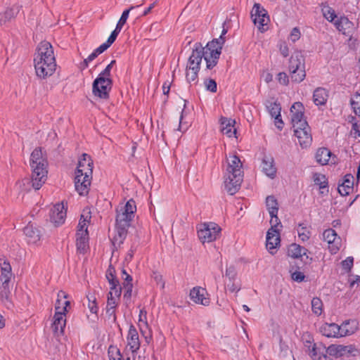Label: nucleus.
<instances>
[{"label":"nucleus","mask_w":360,"mask_h":360,"mask_svg":"<svg viewBox=\"0 0 360 360\" xmlns=\"http://www.w3.org/2000/svg\"><path fill=\"white\" fill-rule=\"evenodd\" d=\"M136 211V205L133 199L129 200L124 206L117 210L115 234L111 239L114 247L121 245L126 239L128 229L131 225Z\"/></svg>","instance_id":"obj_1"},{"label":"nucleus","mask_w":360,"mask_h":360,"mask_svg":"<svg viewBox=\"0 0 360 360\" xmlns=\"http://www.w3.org/2000/svg\"><path fill=\"white\" fill-rule=\"evenodd\" d=\"M92 172L93 160L90 155L84 153L79 160L75 179V189L80 195H85L89 193L92 179Z\"/></svg>","instance_id":"obj_2"},{"label":"nucleus","mask_w":360,"mask_h":360,"mask_svg":"<svg viewBox=\"0 0 360 360\" xmlns=\"http://www.w3.org/2000/svg\"><path fill=\"white\" fill-rule=\"evenodd\" d=\"M30 165L32 168L30 182L35 190H39L47 178L48 162L41 148H35L30 155Z\"/></svg>","instance_id":"obj_3"},{"label":"nucleus","mask_w":360,"mask_h":360,"mask_svg":"<svg viewBox=\"0 0 360 360\" xmlns=\"http://www.w3.org/2000/svg\"><path fill=\"white\" fill-rule=\"evenodd\" d=\"M227 163L228 177L224 181L225 188L230 195H233L239 190L243 181V165L236 155H230L227 158Z\"/></svg>","instance_id":"obj_4"},{"label":"nucleus","mask_w":360,"mask_h":360,"mask_svg":"<svg viewBox=\"0 0 360 360\" xmlns=\"http://www.w3.org/2000/svg\"><path fill=\"white\" fill-rule=\"evenodd\" d=\"M288 69L292 82L300 83L306 77L305 63L301 52L296 51L291 56Z\"/></svg>","instance_id":"obj_5"},{"label":"nucleus","mask_w":360,"mask_h":360,"mask_svg":"<svg viewBox=\"0 0 360 360\" xmlns=\"http://www.w3.org/2000/svg\"><path fill=\"white\" fill-rule=\"evenodd\" d=\"M349 321H345L341 326L336 323H324L320 328V332L327 338H338L353 334L356 331V327L347 329Z\"/></svg>","instance_id":"obj_6"},{"label":"nucleus","mask_w":360,"mask_h":360,"mask_svg":"<svg viewBox=\"0 0 360 360\" xmlns=\"http://www.w3.org/2000/svg\"><path fill=\"white\" fill-rule=\"evenodd\" d=\"M220 226L214 222L204 223L198 229V236L204 244L217 240L221 234Z\"/></svg>","instance_id":"obj_7"},{"label":"nucleus","mask_w":360,"mask_h":360,"mask_svg":"<svg viewBox=\"0 0 360 360\" xmlns=\"http://www.w3.org/2000/svg\"><path fill=\"white\" fill-rule=\"evenodd\" d=\"M112 81L111 78L98 76L92 85L93 94L101 99H108L109 92L112 89Z\"/></svg>","instance_id":"obj_8"},{"label":"nucleus","mask_w":360,"mask_h":360,"mask_svg":"<svg viewBox=\"0 0 360 360\" xmlns=\"http://www.w3.org/2000/svg\"><path fill=\"white\" fill-rule=\"evenodd\" d=\"M251 18H252L254 24L262 32L266 30L268 22H269V17L266 9L262 7L259 4L255 3L251 11Z\"/></svg>","instance_id":"obj_9"},{"label":"nucleus","mask_w":360,"mask_h":360,"mask_svg":"<svg viewBox=\"0 0 360 360\" xmlns=\"http://www.w3.org/2000/svg\"><path fill=\"white\" fill-rule=\"evenodd\" d=\"M66 307H63L62 311L60 310V306L56 307L53 321L51 325V329L55 335L59 336L64 334V330L66 325Z\"/></svg>","instance_id":"obj_10"},{"label":"nucleus","mask_w":360,"mask_h":360,"mask_svg":"<svg viewBox=\"0 0 360 360\" xmlns=\"http://www.w3.org/2000/svg\"><path fill=\"white\" fill-rule=\"evenodd\" d=\"M35 72L37 77L45 79L51 76L56 68V61L34 60Z\"/></svg>","instance_id":"obj_11"},{"label":"nucleus","mask_w":360,"mask_h":360,"mask_svg":"<svg viewBox=\"0 0 360 360\" xmlns=\"http://www.w3.org/2000/svg\"><path fill=\"white\" fill-rule=\"evenodd\" d=\"M56 61L53 49L50 42L43 41L37 46L34 60Z\"/></svg>","instance_id":"obj_12"},{"label":"nucleus","mask_w":360,"mask_h":360,"mask_svg":"<svg viewBox=\"0 0 360 360\" xmlns=\"http://www.w3.org/2000/svg\"><path fill=\"white\" fill-rule=\"evenodd\" d=\"M304 108L301 102H295L290 108L291 122L293 127L307 126V122L304 119Z\"/></svg>","instance_id":"obj_13"},{"label":"nucleus","mask_w":360,"mask_h":360,"mask_svg":"<svg viewBox=\"0 0 360 360\" xmlns=\"http://www.w3.org/2000/svg\"><path fill=\"white\" fill-rule=\"evenodd\" d=\"M294 128V134L298 140L300 146L302 148H307L309 146L312 141L310 127L307 123V126L303 124V127L298 126Z\"/></svg>","instance_id":"obj_14"},{"label":"nucleus","mask_w":360,"mask_h":360,"mask_svg":"<svg viewBox=\"0 0 360 360\" xmlns=\"http://www.w3.org/2000/svg\"><path fill=\"white\" fill-rule=\"evenodd\" d=\"M203 53L202 46L200 43H196L193 49L192 53L188 58L186 69L192 70H200Z\"/></svg>","instance_id":"obj_15"},{"label":"nucleus","mask_w":360,"mask_h":360,"mask_svg":"<svg viewBox=\"0 0 360 360\" xmlns=\"http://www.w3.org/2000/svg\"><path fill=\"white\" fill-rule=\"evenodd\" d=\"M311 344L310 341H307L305 346L309 347V354L313 360H333L328 355H325L326 347L322 343H314L310 348Z\"/></svg>","instance_id":"obj_16"},{"label":"nucleus","mask_w":360,"mask_h":360,"mask_svg":"<svg viewBox=\"0 0 360 360\" xmlns=\"http://www.w3.org/2000/svg\"><path fill=\"white\" fill-rule=\"evenodd\" d=\"M67 207L63 202L58 203L51 210L50 220L55 226H60L65 222Z\"/></svg>","instance_id":"obj_17"},{"label":"nucleus","mask_w":360,"mask_h":360,"mask_svg":"<svg viewBox=\"0 0 360 360\" xmlns=\"http://www.w3.org/2000/svg\"><path fill=\"white\" fill-rule=\"evenodd\" d=\"M207 295V292L205 288L201 287H194L190 291L191 300L196 303L204 306H208L210 300L209 297H205Z\"/></svg>","instance_id":"obj_18"},{"label":"nucleus","mask_w":360,"mask_h":360,"mask_svg":"<svg viewBox=\"0 0 360 360\" xmlns=\"http://www.w3.org/2000/svg\"><path fill=\"white\" fill-rule=\"evenodd\" d=\"M127 346L129 347V349L131 351L132 354H134L140 349L141 343L137 330L135 328V326L132 324L129 326L127 336Z\"/></svg>","instance_id":"obj_19"},{"label":"nucleus","mask_w":360,"mask_h":360,"mask_svg":"<svg viewBox=\"0 0 360 360\" xmlns=\"http://www.w3.org/2000/svg\"><path fill=\"white\" fill-rule=\"evenodd\" d=\"M334 25L338 31L346 36H351L354 31V23L345 15L335 20Z\"/></svg>","instance_id":"obj_20"},{"label":"nucleus","mask_w":360,"mask_h":360,"mask_svg":"<svg viewBox=\"0 0 360 360\" xmlns=\"http://www.w3.org/2000/svg\"><path fill=\"white\" fill-rule=\"evenodd\" d=\"M225 42V39L220 37L219 39H216L210 42H208L205 47H202L203 54L209 55V57L214 56L215 51L219 52L221 54L222 46Z\"/></svg>","instance_id":"obj_21"},{"label":"nucleus","mask_w":360,"mask_h":360,"mask_svg":"<svg viewBox=\"0 0 360 360\" xmlns=\"http://www.w3.org/2000/svg\"><path fill=\"white\" fill-rule=\"evenodd\" d=\"M23 232L29 245H37L40 240L39 231L30 223L24 228Z\"/></svg>","instance_id":"obj_22"},{"label":"nucleus","mask_w":360,"mask_h":360,"mask_svg":"<svg viewBox=\"0 0 360 360\" xmlns=\"http://www.w3.org/2000/svg\"><path fill=\"white\" fill-rule=\"evenodd\" d=\"M353 186L354 176L347 174L344 176L342 184L338 185V192L342 196L347 195L353 191Z\"/></svg>","instance_id":"obj_23"},{"label":"nucleus","mask_w":360,"mask_h":360,"mask_svg":"<svg viewBox=\"0 0 360 360\" xmlns=\"http://www.w3.org/2000/svg\"><path fill=\"white\" fill-rule=\"evenodd\" d=\"M220 123L221 132L228 137L231 138L236 134V129L234 127V120L221 117L220 119Z\"/></svg>","instance_id":"obj_24"},{"label":"nucleus","mask_w":360,"mask_h":360,"mask_svg":"<svg viewBox=\"0 0 360 360\" xmlns=\"http://www.w3.org/2000/svg\"><path fill=\"white\" fill-rule=\"evenodd\" d=\"M328 98V91L322 87L316 88L313 94V101L317 106L324 105Z\"/></svg>","instance_id":"obj_25"},{"label":"nucleus","mask_w":360,"mask_h":360,"mask_svg":"<svg viewBox=\"0 0 360 360\" xmlns=\"http://www.w3.org/2000/svg\"><path fill=\"white\" fill-rule=\"evenodd\" d=\"M280 241V233L277 229L271 227L266 233V248H277Z\"/></svg>","instance_id":"obj_26"},{"label":"nucleus","mask_w":360,"mask_h":360,"mask_svg":"<svg viewBox=\"0 0 360 360\" xmlns=\"http://www.w3.org/2000/svg\"><path fill=\"white\" fill-rule=\"evenodd\" d=\"M262 170L265 174L271 179L276 176V168L274 165V159L271 157H264L262 162Z\"/></svg>","instance_id":"obj_27"},{"label":"nucleus","mask_w":360,"mask_h":360,"mask_svg":"<svg viewBox=\"0 0 360 360\" xmlns=\"http://www.w3.org/2000/svg\"><path fill=\"white\" fill-rule=\"evenodd\" d=\"M323 238L328 245L333 244L332 248H338V241L340 240V238L338 237L335 230L332 229H326L323 233Z\"/></svg>","instance_id":"obj_28"},{"label":"nucleus","mask_w":360,"mask_h":360,"mask_svg":"<svg viewBox=\"0 0 360 360\" xmlns=\"http://www.w3.org/2000/svg\"><path fill=\"white\" fill-rule=\"evenodd\" d=\"M331 152L326 148H319L316 153V160L321 165H325L328 163Z\"/></svg>","instance_id":"obj_29"},{"label":"nucleus","mask_w":360,"mask_h":360,"mask_svg":"<svg viewBox=\"0 0 360 360\" xmlns=\"http://www.w3.org/2000/svg\"><path fill=\"white\" fill-rule=\"evenodd\" d=\"M75 237L77 248H85L88 245V231L77 230Z\"/></svg>","instance_id":"obj_30"},{"label":"nucleus","mask_w":360,"mask_h":360,"mask_svg":"<svg viewBox=\"0 0 360 360\" xmlns=\"http://www.w3.org/2000/svg\"><path fill=\"white\" fill-rule=\"evenodd\" d=\"M266 205L270 216L278 214V204L277 200L273 195H269L266 198Z\"/></svg>","instance_id":"obj_31"},{"label":"nucleus","mask_w":360,"mask_h":360,"mask_svg":"<svg viewBox=\"0 0 360 360\" xmlns=\"http://www.w3.org/2000/svg\"><path fill=\"white\" fill-rule=\"evenodd\" d=\"M266 107L271 116L274 117L275 120H278V117H281V108L280 103L277 102L268 101Z\"/></svg>","instance_id":"obj_32"},{"label":"nucleus","mask_w":360,"mask_h":360,"mask_svg":"<svg viewBox=\"0 0 360 360\" xmlns=\"http://www.w3.org/2000/svg\"><path fill=\"white\" fill-rule=\"evenodd\" d=\"M340 357L342 356H355L359 354L358 349L355 348L354 346L350 345H340Z\"/></svg>","instance_id":"obj_33"},{"label":"nucleus","mask_w":360,"mask_h":360,"mask_svg":"<svg viewBox=\"0 0 360 360\" xmlns=\"http://www.w3.org/2000/svg\"><path fill=\"white\" fill-rule=\"evenodd\" d=\"M116 271L115 268L110 264L105 274V277L110 285H119V281L117 280L115 274Z\"/></svg>","instance_id":"obj_34"},{"label":"nucleus","mask_w":360,"mask_h":360,"mask_svg":"<svg viewBox=\"0 0 360 360\" xmlns=\"http://www.w3.org/2000/svg\"><path fill=\"white\" fill-rule=\"evenodd\" d=\"M321 7L323 16L329 22L334 21L335 18H336V15L334 10L332 8H330L326 3H322L321 4Z\"/></svg>","instance_id":"obj_35"},{"label":"nucleus","mask_w":360,"mask_h":360,"mask_svg":"<svg viewBox=\"0 0 360 360\" xmlns=\"http://www.w3.org/2000/svg\"><path fill=\"white\" fill-rule=\"evenodd\" d=\"M109 360H124L117 346L110 345L108 349Z\"/></svg>","instance_id":"obj_36"},{"label":"nucleus","mask_w":360,"mask_h":360,"mask_svg":"<svg viewBox=\"0 0 360 360\" xmlns=\"http://www.w3.org/2000/svg\"><path fill=\"white\" fill-rule=\"evenodd\" d=\"M219 56V53L217 51L214 52V56L212 55V57H209L207 53L203 54L202 58H204L205 60L206 61L207 68L210 70L216 66L218 63Z\"/></svg>","instance_id":"obj_37"},{"label":"nucleus","mask_w":360,"mask_h":360,"mask_svg":"<svg viewBox=\"0 0 360 360\" xmlns=\"http://www.w3.org/2000/svg\"><path fill=\"white\" fill-rule=\"evenodd\" d=\"M297 231L298 237L302 241L305 242L309 239L311 235L310 231L306 226H304L303 224H300L298 225Z\"/></svg>","instance_id":"obj_38"},{"label":"nucleus","mask_w":360,"mask_h":360,"mask_svg":"<svg viewBox=\"0 0 360 360\" xmlns=\"http://www.w3.org/2000/svg\"><path fill=\"white\" fill-rule=\"evenodd\" d=\"M314 184L319 186L320 189L328 188V179L324 174L316 173L314 175Z\"/></svg>","instance_id":"obj_39"},{"label":"nucleus","mask_w":360,"mask_h":360,"mask_svg":"<svg viewBox=\"0 0 360 360\" xmlns=\"http://www.w3.org/2000/svg\"><path fill=\"white\" fill-rule=\"evenodd\" d=\"M311 310L316 315H321L323 311V302L322 300L316 297L311 300Z\"/></svg>","instance_id":"obj_40"},{"label":"nucleus","mask_w":360,"mask_h":360,"mask_svg":"<svg viewBox=\"0 0 360 360\" xmlns=\"http://www.w3.org/2000/svg\"><path fill=\"white\" fill-rule=\"evenodd\" d=\"M340 345H330L327 348L326 347V352L325 355H328L330 358L334 356L335 358L340 357Z\"/></svg>","instance_id":"obj_41"},{"label":"nucleus","mask_w":360,"mask_h":360,"mask_svg":"<svg viewBox=\"0 0 360 360\" xmlns=\"http://www.w3.org/2000/svg\"><path fill=\"white\" fill-rule=\"evenodd\" d=\"M351 106L354 113L360 117V94L356 93L350 100Z\"/></svg>","instance_id":"obj_42"},{"label":"nucleus","mask_w":360,"mask_h":360,"mask_svg":"<svg viewBox=\"0 0 360 360\" xmlns=\"http://www.w3.org/2000/svg\"><path fill=\"white\" fill-rule=\"evenodd\" d=\"M90 219L91 216L89 215V213H88L86 216L82 214L77 226V230L88 231L87 228L90 221Z\"/></svg>","instance_id":"obj_43"},{"label":"nucleus","mask_w":360,"mask_h":360,"mask_svg":"<svg viewBox=\"0 0 360 360\" xmlns=\"http://www.w3.org/2000/svg\"><path fill=\"white\" fill-rule=\"evenodd\" d=\"M11 295V290L9 284H1L0 287V297L2 301H9Z\"/></svg>","instance_id":"obj_44"},{"label":"nucleus","mask_w":360,"mask_h":360,"mask_svg":"<svg viewBox=\"0 0 360 360\" xmlns=\"http://www.w3.org/2000/svg\"><path fill=\"white\" fill-rule=\"evenodd\" d=\"M139 6H131L129 7V9H127V10H124L119 20V21L117 22V26L122 28L124 25L126 23L128 18H129V12L134 9L136 7H139Z\"/></svg>","instance_id":"obj_45"},{"label":"nucleus","mask_w":360,"mask_h":360,"mask_svg":"<svg viewBox=\"0 0 360 360\" xmlns=\"http://www.w3.org/2000/svg\"><path fill=\"white\" fill-rule=\"evenodd\" d=\"M13 276L12 269H4L1 271L0 281L4 284H9L11 282V277Z\"/></svg>","instance_id":"obj_46"},{"label":"nucleus","mask_w":360,"mask_h":360,"mask_svg":"<svg viewBox=\"0 0 360 360\" xmlns=\"http://www.w3.org/2000/svg\"><path fill=\"white\" fill-rule=\"evenodd\" d=\"M102 47L99 46L97 49H96L84 60V64L85 67L88 66V63L92 60H94L98 55L105 51L104 49H101Z\"/></svg>","instance_id":"obj_47"},{"label":"nucleus","mask_w":360,"mask_h":360,"mask_svg":"<svg viewBox=\"0 0 360 360\" xmlns=\"http://www.w3.org/2000/svg\"><path fill=\"white\" fill-rule=\"evenodd\" d=\"M342 267L346 272L351 271L354 265V258L352 256L347 257L345 260L341 262Z\"/></svg>","instance_id":"obj_48"},{"label":"nucleus","mask_w":360,"mask_h":360,"mask_svg":"<svg viewBox=\"0 0 360 360\" xmlns=\"http://www.w3.org/2000/svg\"><path fill=\"white\" fill-rule=\"evenodd\" d=\"M205 89L212 92L215 93L217 90V84L215 80L212 79H207L204 81Z\"/></svg>","instance_id":"obj_49"},{"label":"nucleus","mask_w":360,"mask_h":360,"mask_svg":"<svg viewBox=\"0 0 360 360\" xmlns=\"http://www.w3.org/2000/svg\"><path fill=\"white\" fill-rule=\"evenodd\" d=\"M123 288L124 289V292L123 295L124 300L126 301L130 300L131 297L133 284L132 283H123Z\"/></svg>","instance_id":"obj_50"},{"label":"nucleus","mask_w":360,"mask_h":360,"mask_svg":"<svg viewBox=\"0 0 360 360\" xmlns=\"http://www.w3.org/2000/svg\"><path fill=\"white\" fill-rule=\"evenodd\" d=\"M87 299H88V302H89L88 307H89L90 311L92 314H97L98 307L96 302V298L94 296H90V297L87 296Z\"/></svg>","instance_id":"obj_51"},{"label":"nucleus","mask_w":360,"mask_h":360,"mask_svg":"<svg viewBox=\"0 0 360 360\" xmlns=\"http://www.w3.org/2000/svg\"><path fill=\"white\" fill-rule=\"evenodd\" d=\"M13 17V10L7 9L4 14H0V25L6 23Z\"/></svg>","instance_id":"obj_52"},{"label":"nucleus","mask_w":360,"mask_h":360,"mask_svg":"<svg viewBox=\"0 0 360 360\" xmlns=\"http://www.w3.org/2000/svg\"><path fill=\"white\" fill-rule=\"evenodd\" d=\"M304 249H294V250H290L288 249V255L292 257V258H300L302 257V255H306V252H302ZM305 250H307V249H304Z\"/></svg>","instance_id":"obj_53"},{"label":"nucleus","mask_w":360,"mask_h":360,"mask_svg":"<svg viewBox=\"0 0 360 360\" xmlns=\"http://www.w3.org/2000/svg\"><path fill=\"white\" fill-rule=\"evenodd\" d=\"M117 299L112 296V292H109L108 294L106 308L116 309L117 306Z\"/></svg>","instance_id":"obj_54"},{"label":"nucleus","mask_w":360,"mask_h":360,"mask_svg":"<svg viewBox=\"0 0 360 360\" xmlns=\"http://www.w3.org/2000/svg\"><path fill=\"white\" fill-rule=\"evenodd\" d=\"M237 276V272L233 266H230L226 269V276L230 281H234Z\"/></svg>","instance_id":"obj_55"},{"label":"nucleus","mask_w":360,"mask_h":360,"mask_svg":"<svg viewBox=\"0 0 360 360\" xmlns=\"http://www.w3.org/2000/svg\"><path fill=\"white\" fill-rule=\"evenodd\" d=\"M199 70H192L186 69V79L188 82H194L198 79Z\"/></svg>","instance_id":"obj_56"},{"label":"nucleus","mask_w":360,"mask_h":360,"mask_svg":"<svg viewBox=\"0 0 360 360\" xmlns=\"http://www.w3.org/2000/svg\"><path fill=\"white\" fill-rule=\"evenodd\" d=\"M116 63L115 60H112L110 64H108L106 68L98 75L99 76H103L104 77L110 78V71L113 66V65Z\"/></svg>","instance_id":"obj_57"},{"label":"nucleus","mask_w":360,"mask_h":360,"mask_svg":"<svg viewBox=\"0 0 360 360\" xmlns=\"http://www.w3.org/2000/svg\"><path fill=\"white\" fill-rule=\"evenodd\" d=\"M153 278L157 283V284H160L162 288H165V283L163 280L162 275L158 271H153L152 275Z\"/></svg>","instance_id":"obj_58"},{"label":"nucleus","mask_w":360,"mask_h":360,"mask_svg":"<svg viewBox=\"0 0 360 360\" xmlns=\"http://www.w3.org/2000/svg\"><path fill=\"white\" fill-rule=\"evenodd\" d=\"M277 80L282 85H288L289 82L288 76L285 72H279L277 75Z\"/></svg>","instance_id":"obj_59"},{"label":"nucleus","mask_w":360,"mask_h":360,"mask_svg":"<svg viewBox=\"0 0 360 360\" xmlns=\"http://www.w3.org/2000/svg\"><path fill=\"white\" fill-rule=\"evenodd\" d=\"M291 278L293 281L300 283L304 280L305 276L302 272L295 271L292 273Z\"/></svg>","instance_id":"obj_60"},{"label":"nucleus","mask_w":360,"mask_h":360,"mask_svg":"<svg viewBox=\"0 0 360 360\" xmlns=\"http://www.w3.org/2000/svg\"><path fill=\"white\" fill-rule=\"evenodd\" d=\"M110 292H112V296L119 300L122 292V288L120 285H115L114 288L113 285H110Z\"/></svg>","instance_id":"obj_61"},{"label":"nucleus","mask_w":360,"mask_h":360,"mask_svg":"<svg viewBox=\"0 0 360 360\" xmlns=\"http://www.w3.org/2000/svg\"><path fill=\"white\" fill-rule=\"evenodd\" d=\"M115 39H116V37H115L112 34H110V37H108V40L105 43H103L101 45V46L102 47L101 49H104L105 51L107 50L113 44V42L115 41Z\"/></svg>","instance_id":"obj_62"},{"label":"nucleus","mask_w":360,"mask_h":360,"mask_svg":"<svg viewBox=\"0 0 360 360\" xmlns=\"http://www.w3.org/2000/svg\"><path fill=\"white\" fill-rule=\"evenodd\" d=\"M351 133L356 139L360 137V127L356 122L352 123Z\"/></svg>","instance_id":"obj_63"},{"label":"nucleus","mask_w":360,"mask_h":360,"mask_svg":"<svg viewBox=\"0 0 360 360\" xmlns=\"http://www.w3.org/2000/svg\"><path fill=\"white\" fill-rule=\"evenodd\" d=\"M300 37V32L298 28L294 27L290 33V39L295 42L297 41Z\"/></svg>","instance_id":"obj_64"}]
</instances>
